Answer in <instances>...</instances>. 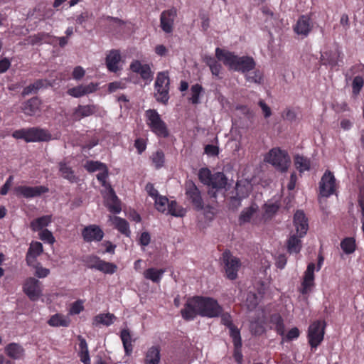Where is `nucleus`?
I'll return each instance as SVG.
<instances>
[{
  "instance_id": "nucleus-1",
  "label": "nucleus",
  "mask_w": 364,
  "mask_h": 364,
  "mask_svg": "<svg viewBox=\"0 0 364 364\" xmlns=\"http://www.w3.org/2000/svg\"><path fill=\"white\" fill-rule=\"evenodd\" d=\"M223 311L222 306L212 297L194 296L189 298L184 307L181 310V314L186 321H192L196 316L202 317L216 318Z\"/></svg>"
},
{
  "instance_id": "nucleus-2",
  "label": "nucleus",
  "mask_w": 364,
  "mask_h": 364,
  "mask_svg": "<svg viewBox=\"0 0 364 364\" xmlns=\"http://www.w3.org/2000/svg\"><path fill=\"white\" fill-rule=\"evenodd\" d=\"M215 57L220 61H222L230 70L241 72L242 73H249L255 69L256 63L252 57L238 56L233 52L225 50L220 48L215 49Z\"/></svg>"
},
{
  "instance_id": "nucleus-3",
  "label": "nucleus",
  "mask_w": 364,
  "mask_h": 364,
  "mask_svg": "<svg viewBox=\"0 0 364 364\" xmlns=\"http://www.w3.org/2000/svg\"><path fill=\"white\" fill-rule=\"evenodd\" d=\"M12 136L16 139H23L27 143L48 141L52 139L48 130L40 127L20 129L14 131Z\"/></svg>"
},
{
  "instance_id": "nucleus-4",
  "label": "nucleus",
  "mask_w": 364,
  "mask_h": 364,
  "mask_svg": "<svg viewBox=\"0 0 364 364\" xmlns=\"http://www.w3.org/2000/svg\"><path fill=\"white\" fill-rule=\"evenodd\" d=\"M146 123L151 131L159 138H167L169 131L166 122L154 109H149L145 112Z\"/></svg>"
},
{
  "instance_id": "nucleus-5",
  "label": "nucleus",
  "mask_w": 364,
  "mask_h": 364,
  "mask_svg": "<svg viewBox=\"0 0 364 364\" xmlns=\"http://www.w3.org/2000/svg\"><path fill=\"white\" fill-rule=\"evenodd\" d=\"M264 161L271 164L277 171L284 173L290 166L291 159L286 151L280 148H273L265 155Z\"/></svg>"
},
{
  "instance_id": "nucleus-6",
  "label": "nucleus",
  "mask_w": 364,
  "mask_h": 364,
  "mask_svg": "<svg viewBox=\"0 0 364 364\" xmlns=\"http://www.w3.org/2000/svg\"><path fill=\"white\" fill-rule=\"evenodd\" d=\"M170 80L168 72H159L154 84L156 92L154 97L157 102L166 105L169 100Z\"/></svg>"
},
{
  "instance_id": "nucleus-7",
  "label": "nucleus",
  "mask_w": 364,
  "mask_h": 364,
  "mask_svg": "<svg viewBox=\"0 0 364 364\" xmlns=\"http://www.w3.org/2000/svg\"><path fill=\"white\" fill-rule=\"evenodd\" d=\"M102 171L97 174V178L101 183L102 186L109 187V195L107 199V206L109 210L113 213H119L121 212V206L114 190L111 188L110 185L107 183L108 177V170L106 167L102 169Z\"/></svg>"
},
{
  "instance_id": "nucleus-8",
  "label": "nucleus",
  "mask_w": 364,
  "mask_h": 364,
  "mask_svg": "<svg viewBox=\"0 0 364 364\" xmlns=\"http://www.w3.org/2000/svg\"><path fill=\"white\" fill-rule=\"evenodd\" d=\"M185 195L186 200L195 210L200 211L205 208V203L201 192L193 181L186 182Z\"/></svg>"
},
{
  "instance_id": "nucleus-9",
  "label": "nucleus",
  "mask_w": 364,
  "mask_h": 364,
  "mask_svg": "<svg viewBox=\"0 0 364 364\" xmlns=\"http://www.w3.org/2000/svg\"><path fill=\"white\" fill-rule=\"evenodd\" d=\"M326 322L324 321H315L308 328L307 338L311 348L316 349L323 341Z\"/></svg>"
},
{
  "instance_id": "nucleus-10",
  "label": "nucleus",
  "mask_w": 364,
  "mask_h": 364,
  "mask_svg": "<svg viewBox=\"0 0 364 364\" xmlns=\"http://www.w3.org/2000/svg\"><path fill=\"white\" fill-rule=\"evenodd\" d=\"M222 261L226 277L230 280L236 279L242 264L240 259L233 256L230 250H225L222 255Z\"/></svg>"
},
{
  "instance_id": "nucleus-11",
  "label": "nucleus",
  "mask_w": 364,
  "mask_h": 364,
  "mask_svg": "<svg viewBox=\"0 0 364 364\" xmlns=\"http://www.w3.org/2000/svg\"><path fill=\"white\" fill-rule=\"evenodd\" d=\"M336 189V184L334 175L331 171L326 170L319 183L320 195L323 197H329L335 193Z\"/></svg>"
},
{
  "instance_id": "nucleus-12",
  "label": "nucleus",
  "mask_w": 364,
  "mask_h": 364,
  "mask_svg": "<svg viewBox=\"0 0 364 364\" xmlns=\"http://www.w3.org/2000/svg\"><path fill=\"white\" fill-rule=\"evenodd\" d=\"M14 191L18 197L31 198L35 197H39L43 194L48 193L49 188L45 186H18L14 188Z\"/></svg>"
},
{
  "instance_id": "nucleus-13",
  "label": "nucleus",
  "mask_w": 364,
  "mask_h": 364,
  "mask_svg": "<svg viewBox=\"0 0 364 364\" xmlns=\"http://www.w3.org/2000/svg\"><path fill=\"white\" fill-rule=\"evenodd\" d=\"M314 28V23L308 14L301 15L293 26L294 32L302 38H306Z\"/></svg>"
},
{
  "instance_id": "nucleus-14",
  "label": "nucleus",
  "mask_w": 364,
  "mask_h": 364,
  "mask_svg": "<svg viewBox=\"0 0 364 364\" xmlns=\"http://www.w3.org/2000/svg\"><path fill=\"white\" fill-rule=\"evenodd\" d=\"M23 292L31 301H37L42 294L40 282L33 278L27 279L23 286Z\"/></svg>"
},
{
  "instance_id": "nucleus-15",
  "label": "nucleus",
  "mask_w": 364,
  "mask_h": 364,
  "mask_svg": "<svg viewBox=\"0 0 364 364\" xmlns=\"http://www.w3.org/2000/svg\"><path fill=\"white\" fill-rule=\"evenodd\" d=\"M129 70L134 73L139 74L144 81H151L154 77L151 67L149 64H142L139 60H133L129 65Z\"/></svg>"
},
{
  "instance_id": "nucleus-16",
  "label": "nucleus",
  "mask_w": 364,
  "mask_h": 364,
  "mask_svg": "<svg viewBox=\"0 0 364 364\" xmlns=\"http://www.w3.org/2000/svg\"><path fill=\"white\" fill-rule=\"evenodd\" d=\"M176 16L177 10L175 8L162 11L160 16V26L163 31L166 33H171L173 31Z\"/></svg>"
},
{
  "instance_id": "nucleus-17",
  "label": "nucleus",
  "mask_w": 364,
  "mask_h": 364,
  "mask_svg": "<svg viewBox=\"0 0 364 364\" xmlns=\"http://www.w3.org/2000/svg\"><path fill=\"white\" fill-rule=\"evenodd\" d=\"M82 237L85 242H100L104 237V232L97 225H89L82 230Z\"/></svg>"
},
{
  "instance_id": "nucleus-18",
  "label": "nucleus",
  "mask_w": 364,
  "mask_h": 364,
  "mask_svg": "<svg viewBox=\"0 0 364 364\" xmlns=\"http://www.w3.org/2000/svg\"><path fill=\"white\" fill-rule=\"evenodd\" d=\"M98 110V107L95 105H79L73 109L71 118L75 122H78L82 118L87 117L95 114Z\"/></svg>"
},
{
  "instance_id": "nucleus-19",
  "label": "nucleus",
  "mask_w": 364,
  "mask_h": 364,
  "mask_svg": "<svg viewBox=\"0 0 364 364\" xmlns=\"http://www.w3.org/2000/svg\"><path fill=\"white\" fill-rule=\"evenodd\" d=\"M122 57L119 50L112 49L107 55L105 64L107 70L112 73H117L121 70L120 62Z\"/></svg>"
},
{
  "instance_id": "nucleus-20",
  "label": "nucleus",
  "mask_w": 364,
  "mask_h": 364,
  "mask_svg": "<svg viewBox=\"0 0 364 364\" xmlns=\"http://www.w3.org/2000/svg\"><path fill=\"white\" fill-rule=\"evenodd\" d=\"M314 270L315 264L311 262L308 264L306 271L304 272L303 281L301 282V290L302 294H306L314 286Z\"/></svg>"
},
{
  "instance_id": "nucleus-21",
  "label": "nucleus",
  "mask_w": 364,
  "mask_h": 364,
  "mask_svg": "<svg viewBox=\"0 0 364 364\" xmlns=\"http://www.w3.org/2000/svg\"><path fill=\"white\" fill-rule=\"evenodd\" d=\"M97 89V84L90 82L88 85H80L72 88H69L67 91L68 95L79 98L84 95L92 93Z\"/></svg>"
},
{
  "instance_id": "nucleus-22",
  "label": "nucleus",
  "mask_w": 364,
  "mask_h": 364,
  "mask_svg": "<svg viewBox=\"0 0 364 364\" xmlns=\"http://www.w3.org/2000/svg\"><path fill=\"white\" fill-rule=\"evenodd\" d=\"M294 225L299 237H303L309 229L308 219L304 211L297 210L294 215Z\"/></svg>"
},
{
  "instance_id": "nucleus-23",
  "label": "nucleus",
  "mask_w": 364,
  "mask_h": 364,
  "mask_svg": "<svg viewBox=\"0 0 364 364\" xmlns=\"http://www.w3.org/2000/svg\"><path fill=\"white\" fill-rule=\"evenodd\" d=\"M43 245L40 242H32L26 256V261L28 266H34L36 259L43 252Z\"/></svg>"
},
{
  "instance_id": "nucleus-24",
  "label": "nucleus",
  "mask_w": 364,
  "mask_h": 364,
  "mask_svg": "<svg viewBox=\"0 0 364 364\" xmlns=\"http://www.w3.org/2000/svg\"><path fill=\"white\" fill-rule=\"evenodd\" d=\"M41 105V100L38 97H33L23 103L21 110L26 115L34 116L40 111Z\"/></svg>"
},
{
  "instance_id": "nucleus-25",
  "label": "nucleus",
  "mask_w": 364,
  "mask_h": 364,
  "mask_svg": "<svg viewBox=\"0 0 364 364\" xmlns=\"http://www.w3.org/2000/svg\"><path fill=\"white\" fill-rule=\"evenodd\" d=\"M6 355L13 360H20L25 355L24 348L17 343H10L4 348Z\"/></svg>"
},
{
  "instance_id": "nucleus-26",
  "label": "nucleus",
  "mask_w": 364,
  "mask_h": 364,
  "mask_svg": "<svg viewBox=\"0 0 364 364\" xmlns=\"http://www.w3.org/2000/svg\"><path fill=\"white\" fill-rule=\"evenodd\" d=\"M161 361V348L152 346L144 353V364H159Z\"/></svg>"
},
{
  "instance_id": "nucleus-27",
  "label": "nucleus",
  "mask_w": 364,
  "mask_h": 364,
  "mask_svg": "<svg viewBox=\"0 0 364 364\" xmlns=\"http://www.w3.org/2000/svg\"><path fill=\"white\" fill-rule=\"evenodd\" d=\"M120 338L123 344L126 355H131L133 352L134 346L132 343L135 341L132 339L130 331L128 328H123L120 331Z\"/></svg>"
},
{
  "instance_id": "nucleus-28",
  "label": "nucleus",
  "mask_w": 364,
  "mask_h": 364,
  "mask_svg": "<svg viewBox=\"0 0 364 364\" xmlns=\"http://www.w3.org/2000/svg\"><path fill=\"white\" fill-rule=\"evenodd\" d=\"M340 53L338 51L328 50L323 53L321 56V61L323 65L334 68L338 65Z\"/></svg>"
},
{
  "instance_id": "nucleus-29",
  "label": "nucleus",
  "mask_w": 364,
  "mask_h": 364,
  "mask_svg": "<svg viewBox=\"0 0 364 364\" xmlns=\"http://www.w3.org/2000/svg\"><path fill=\"white\" fill-rule=\"evenodd\" d=\"M58 167L60 175L63 178L68 180L70 183H75L77 181V178L75 175L74 171L66 162H59Z\"/></svg>"
},
{
  "instance_id": "nucleus-30",
  "label": "nucleus",
  "mask_w": 364,
  "mask_h": 364,
  "mask_svg": "<svg viewBox=\"0 0 364 364\" xmlns=\"http://www.w3.org/2000/svg\"><path fill=\"white\" fill-rule=\"evenodd\" d=\"M49 85L47 80L39 79L33 83L25 87L22 91V96H26L31 93H36L40 89L46 87Z\"/></svg>"
},
{
  "instance_id": "nucleus-31",
  "label": "nucleus",
  "mask_w": 364,
  "mask_h": 364,
  "mask_svg": "<svg viewBox=\"0 0 364 364\" xmlns=\"http://www.w3.org/2000/svg\"><path fill=\"white\" fill-rule=\"evenodd\" d=\"M48 324L53 327H68L70 324V319L63 314H55L50 316Z\"/></svg>"
},
{
  "instance_id": "nucleus-32",
  "label": "nucleus",
  "mask_w": 364,
  "mask_h": 364,
  "mask_svg": "<svg viewBox=\"0 0 364 364\" xmlns=\"http://www.w3.org/2000/svg\"><path fill=\"white\" fill-rule=\"evenodd\" d=\"M228 183V178L223 172H217L213 174L210 186L213 188L219 190L225 188Z\"/></svg>"
},
{
  "instance_id": "nucleus-33",
  "label": "nucleus",
  "mask_w": 364,
  "mask_h": 364,
  "mask_svg": "<svg viewBox=\"0 0 364 364\" xmlns=\"http://www.w3.org/2000/svg\"><path fill=\"white\" fill-rule=\"evenodd\" d=\"M114 228L126 237H130L131 231L129 223L124 218L119 216H114L113 219Z\"/></svg>"
},
{
  "instance_id": "nucleus-34",
  "label": "nucleus",
  "mask_w": 364,
  "mask_h": 364,
  "mask_svg": "<svg viewBox=\"0 0 364 364\" xmlns=\"http://www.w3.org/2000/svg\"><path fill=\"white\" fill-rule=\"evenodd\" d=\"M52 221L51 215H43L31 222L30 227L33 231L43 230Z\"/></svg>"
},
{
  "instance_id": "nucleus-35",
  "label": "nucleus",
  "mask_w": 364,
  "mask_h": 364,
  "mask_svg": "<svg viewBox=\"0 0 364 364\" xmlns=\"http://www.w3.org/2000/svg\"><path fill=\"white\" fill-rule=\"evenodd\" d=\"M164 272L165 269L151 267L146 269L143 274L146 279L151 280L154 283H159Z\"/></svg>"
},
{
  "instance_id": "nucleus-36",
  "label": "nucleus",
  "mask_w": 364,
  "mask_h": 364,
  "mask_svg": "<svg viewBox=\"0 0 364 364\" xmlns=\"http://www.w3.org/2000/svg\"><path fill=\"white\" fill-rule=\"evenodd\" d=\"M53 36L48 33L40 32L37 34L29 36V43L31 45H38L42 43L51 44L53 43L52 41Z\"/></svg>"
},
{
  "instance_id": "nucleus-37",
  "label": "nucleus",
  "mask_w": 364,
  "mask_h": 364,
  "mask_svg": "<svg viewBox=\"0 0 364 364\" xmlns=\"http://www.w3.org/2000/svg\"><path fill=\"white\" fill-rule=\"evenodd\" d=\"M114 318L115 316L112 314H100L94 317L92 325L98 326L99 325L102 324L106 326H109L113 323Z\"/></svg>"
},
{
  "instance_id": "nucleus-38",
  "label": "nucleus",
  "mask_w": 364,
  "mask_h": 364,
  "mask_svg": "<svg viewBox=\"0 0 364 364\" xmlns=\"http://www.w3.org/2000/svg\"><path fill=\"white\" fill-rule=\"evenodd\" d=\"M294 161L295 167L300 173L309 171L311 168L310 159L304 156L297 154L294 156Z\"/></svg>"
},
{
  "instance_id": "nucleus-39",
  "label": "nucleus",
  "mask_w": 364,
  "mask_h": 364,
  "mask_svg": "<svg viewBox=\"0 0 364 364\" xmlns=\"http://www.w3.org/2000/svg\"><path fill=\"white\" fill-rule=\"evenodd\" d=\"M341 248L346 255L353 254L356 250L355 239L353 237H347L343 238L341 243Z\"/></svg>"
},
{
  "instance_id": "nucleus-40",
  "label": "nucleus",
  "mask_w": 364,
  "mask_h": 364,
  "mask_svg": "<svg viewBox=\"0 0 364 364\" xmlns=\"http://www.w3.org/2000/svg\"><path fill=\"white\" fill-rule=\"evenodd\" d=\"M299 236L292 235L287 240V250L289 253H299L301 248V241Z\"/></svg>"
},
{
  "instance_id": "nucleus-41",
  "label": "nucleus",
  "mask_w": 364,
  "mask_h": 364,
  "mask_svg": "<svg viewBox=\"0 0 364 364\" xmlns=\"http://www.w3.org/2000/svg\"><path fill=\"white\" fill-rule=\"evenodd\" d=\"M168 213L175 217H183L186 210L179 205L176 200H171L168 204Z\"/></svg>"
},
{
  "instance_id": "nucleus-42",
  "label": "nucleus",
  "mask_w": 364,
  "mask_h": 364,
  "mask_svg": "<svg viewBox=\"0 0 364 364\" xmlns=\"http://www.w3.org/2000/svg\"><path fill=\"white\" fill-rule=\"evenodd\" d=\"M257 206L252 205L249 208L244 209L239 217L240 223H245L250 221L253 215L257 211Z\"/></svg>"
},
{
  "instance_id": "nucleus-43",
  "label": "nucleus",
  "mask_w": 364,
  "mask_h": 364,
  "mask_svg": "<svg viewBox=\"0 0 364 364\" xmlns=\"http://www.w3.org/2000/svg\"><path fill=\"white\" fill-rule=\"evenodd\" d=\"M191 97L190 101L193 105H198L200 103V95L203 91V88L201 85L196 83L193 85L191 87Z\"/></svg>"
},
{
  "instance_id": "nucleus-44",
  "label": "nucleus",
  "mask_w": 364,
  "mask_h": 364,
  "mask_svg": "<svg viewBox=\"0 0 364 364\" xmlns=\"http://www.w3.org/2000/svg\"><path fill=\"white\" fill-rule=\"evenodd\" d=\"M271 321L273 324H274L275 331H277V333L279 335L284 336L285 329H284V321H283V318H282V316L279 315H274L271 318Z\"/></svg>"
},
{
  "instance_id": "nucleus-45",
  "label": "nucleus",
  "mask_w": 364,
  "mask_h": 364,
  "mask_svg": "<svg viewBox=\"0 0 364 364\" xmlns=\"http://www.w3.org/2000/svg\"><path fill=\"white\" fill-rule=\"evenodd\" d=\"M152 163L156 169L164 166L165 162V155L161 150H158L154 153L151 157Z\"/></svg>"
},
{
  "instance_id": "nucleus-46",
  "label": "nucleus",
  "mask_w": 364,
  "mask_h": 364,
  "mask_svg": "<svg viewBox=\"0 0 364 364\" xmlns=\"http://www.w3.org/2000/svg\"><path fill=\"white\" fill-rule=\"evenodd\" d=\"M117 269V267L115 264L101 259V262L100 263V266H98L97 270L105 274H114Z\"/></svg>"
},
{
  "instance_id": "nucleus-47",
  "label": "nucleus",
  "mask_w": 364,
  "mask_h": 364,
  "mask_svg": "<svg viewBox=\"0 0 364 364\" xmlns=\"http://www.w3.org/2000/svg\"><path fill=\"white\" fill-rule=\"evenodd\" d=\"M213 174L208 168H201L198 172V178L201 183L210 186Z\"/></svg>"
},
{
  "instance_id": "nucleus-48",
  "label": "nucleus",
  "mask_w": 364,
  "mask_h": 364,
  "mask_svg": "<svg viewBox=\"0 0 364 364\" xmlns=\"http://www.w3.org/2000/svg\"><path fill=\"white\" fill-rule=\"evenodd\" d=\"M364 86V78L362 76H355L352 82V92L353 95L357 96L360 92Z\"/></svg>"
},
{
  "instance_id": "nucleus-49",
  "label": "nucleus",
  "mask_w": 364,
  "mask_h": 364,
  "mask_svg": "<svg viewBox=\"0 0 364 364\" xmlns=\"http://www.w3.org/2000/svg\"><path fill=\"white\" fill-rule=\"evenodd\" d=\"M83 262L87 268L98 269L101 259L95 255H89L84 259Z\"/></svg>"
},
{
  "instance_id": "nucleus-50",
  "label": "nucleus",
  "mask_w": 364,
  "mask_h": 364,
  "mask_svg": "<svg viewBox=\"0 0 364 364\" xmlns=\"http://www.w3.org/2000/svg\"><path fill=\"white\" fill-rule=\"evenodd\" d=\"M245 77L247 81L257 84H261L263 80V75L259 70L249 72Z\"/></svg>"
},
{
  "instance_id": "nucleus-51",
  "label": "nucleus",
  "mask_w": 364,
  "mask_h": 364,
  "mask_svg": "<svg viewBox=\"0 0 364 364\" xmlns=\"http://www.w3.org/2000/svg\"><path fill=\"white\" fill-rule=\"evenodd\" d=\"M84 167L88 172L92 173L97 170H102V168H105L106 165L100 161H87L85 164Z\"/></svg>"
},
{
  "instance_id": "nucleus-52",
  "label": "nucleus",
  "mask_w": 364,
  "mask_h": 364,
  "mask_svg": "<svg viewBox=\"0 0 364 364\" xmlns=\"http://www.w3.org/2000/svg\"><path fill=\"white\" fill-rule=\"evenodd\" d=\"M155 206L157 210L164 213L166 210V205L169 203L168 199L166 196H158L155 198Z\"/></svg>"
},
{
  "instance_id": "nucleus-53",
  "label": "nucleus",
  "mask_w": 364,
  "mask_h": 364,
  "mask_svg": "<svg viewBox=\"0 0 364 364\" xmlns=\"http://www.w3.org/2000/svg\"><path fill=\"white\" fill-rule=\"evenodd\" d=\"M229 331L233 345H237V346L242 345L240 329L236 326H234L232 328H229Z\"/></svg>"
},
{
  "instance_id": "nucleus-54",
  "label": "nucleus",
  "mask_w": 364,
  "mask_h": 364,
  "mask_svg": "<svg viewBox=\"0 0 364 364\" xmlns=\"http://www.w3.org/2000/svg\"><path fill=\"white\" fill-rule=\"evenodd\" d=\"M250 331L252 335L260 336L265 331V328L261 322L255 321L250 323Z\"/></svg>"
},
{
  "instance_id": "nucleus-55",
  "label": "nucleus",
  "mask_w": 364,
  "mask_h": 364,
  "mask_svg": "<svg viewBox=\"0 0 364 364\" xmlns=\"http://www.w3.org/2000/svg\"><path fill=\"white\" fill-rule=\"evenodd\" d=\"M84 310L83 301L78 299L71 304L69 313L71 315L79 314Z\"/></svg>"
},
{
  "instance_id": "nucleus-56",
  "label": "nucleus",
  "mask_w": 364,
  "mask_h": 364,
  "mask_svg": "<svg viewBox=\"0 0 364 364\" xmlns=\"http://www.w3.org/2000/svg\"><path fill=\"white\" fill-rule=\"evenodd\" d=\"M39 238L43 242L49 244H53L55 242V238L52 232L48 229H43L40 232Z\"/></svg>"
},
{
  "instance_id": "nucleus-57",
  "label": "nucleus",
  "mask_w": 364,
  "mask_h": 364,
  "mask_svg": "<svg viewBox=\"0 0 364 364\" xmlns=\"http://www.w3.org/2000/svg\"><path fill=\"white\" fill-rule=\"evenodd\" d=\"M221 317V323L226 326L228 329L235 326L232 322V318L229 313H221L220 315Z\"/></svg>"
},
{
  "instance_id": "nucleus-58",
  "label": "nucleus",
  "mask_w": 364,
  "mask_h": 364,
  "mask_svg": "<svg viewBox=\"0 0 364 364\" xmlns=\"http://www.w3.org/2000/svg\"><path fill=\"white\" fill-rule=\"evenodd\" d=\"M300 336V331L297 327H294L291 328L287 334L283 338V340L285 341H291L292 340L296 339Z\"/></svg>"
},
{
  "instance_id": "nucleus-59",
  "label": "nucleus",
  "mask_w": 364,
  "mask_h": 364,
  "mask_svg": "<svg viewBox=\"0 0 364 364\" xmlns=\"http://www.w3.org/2000/svg\"><path fill=\"white\" fill-rule=\"evenodd\" d=\"M36 268L35 275L39 278H45L50 274V269L46 267H43L38 264L33 266Z\"/></svg>"
},
{
  "instance_id": "nucleus-60",
  "label": "nucleus",
  "mask_w": 364,
  "mask_h": 364,
  "mask_svg": "<svg viewBox=\"0 0 364 364\" xmlns=\"http://www.w3.org/2000/svg\"><path fill=\"white\" fill-rule=\"evenodd\" d=\"M134 147L136 149L139 154H141L146 149V141L143 138H137L134 141Z\"/></svg>"
},
{
  "instance_id": "nucleus-61",
  "label": "nucleus",
  "mask_w": 364,
  "mask_h": 364,
  "mask_svg": "<svg viewBox=\"0 0 364 364\" xmlns=\"http://www.w3.org/2000/svg\"><path fill=\"white\" fill-rule=\"evenodd\" d=\"M242 346H234V351H233V357L235 360L239 363L241 364L243 360V355L242 353Z\"/></svg>"
},
{
  "instance_id": "nucleus-62",
  "label": "nucleus",
  "mask_w": 364,
  "mask_h": 364,
  "mask_svg": "<svg viewBox=\"0 0 364 364\" xmlns=\"http://www.w3.org/2000/svg\"><path fill=\"white\" fill-rule=\"evenodd\" d=\"M85 74V70L81 66H76L72 73L73 79L80 80Z\"/></svg>"
},
{
  "instance_id": "nucleus-63",
  "label": "nucleus",
  "mask_w": 364,
  "mask_h": 364,
  "mask_svg": "<svg viewBox=\"0 0 364 364\" xmlns=\"http://www.w3.org/2000/svg\"><path fill=\"white\" fill-rule=\"evenodd\" d=\"M204 150L206 154L212 156H218L219 154L218 147L213 144L206 145Z\"/></svg>"
},
{
  "instance_id": "nucleus-64",
  "label": "nucleus",
  "mask_w": 364,
  "mask_h": 364,
  "mask_svg": "<svg viewBox=\"0 0 364 364\" xmlns=\"http://www.w3.org/2000/svg\"><path fill=\"white\" fill-rule=\"evenodd\" d=\"M151 241V236L148 232H143L139 237V243L143 247L147 246Z\"/></svg>"
}]
</instances>
